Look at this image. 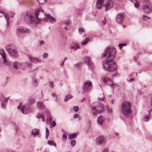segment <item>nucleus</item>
Wrapping results in <instances>:
<instances>
[{"mask_svg":"<svg viewBox=\"0 0 152 152\" xmlns=\"http://www.w3.org/2000/svg\"><path fill=\"white\" fill-rule=\"evenodd\" d=\"M103 65L104 69L109 72L115 71L117 67L116 63L113 60L104 61Z\"/></svg>","mask_w":152,"mask_h":152,"instance_id":"39448f33","label":"nucleus"},{"mask_svg":"<svg viewBox=\"0 0 152 152\" xmlns=\"http://www.w3.org/2000/svg\"><path fill=\"white\" fill-rule=\"evenodd\" d=\"M46 112L47 114V124H50L52 122V117L48 110H46Z\"/></svg>","mask_w":152,"mask_h":152,"instance_id":"aec40b11","label":"nucleus"},{"mask_svg":"<svg viewBox=\"0 0 152 152\" xmlns=\"http://www.w3.org/2000/svg\"><path fill=\"white\" fill-rule=\"evenodd\" d=\"M37 1L40 4H42L46 2V0H37Z\"/></svg>","mask_w":152,"mask_h":152,"instance_id":"ea45409f","label":"nucleus"},{"mask_svg":"<svg viewBox=\"0 0 152 152\" xmlns=\"http://www.w3.org/2000/svg\"><path fill=\"white\" fill-rule=\"evenodd\" d=\"M41 17L45 21H49L51 23H53L56 22V19L51 16L50 14H46L44 13V15L40 14Z\"/></svg>","mask_w":152,"mask_h":152,"instance_id":"9d476101","label":"nucleus"},{"mask_svg":"<svg viewBox=\"0 0 152 152\" xmlns=\"http://www.w3.org/2000/svg\"><path fill=\"white\" fill-rule=\"evenodd\" d=\"M17 33L18 34L21 33H29L30 32V30L23 26H19L17 29Z\"/></svg>","mask_w":152,"mask_h":152,"instance_id":"9b49d317","label":"nucleus"},{"mask_svg":"<svg viewBox=\"0 0 152 152\" xmlns=\"http://www.w3.org/2000/svg\"><path fill=\"white\" fill-rule=\"evenodd\" d=\"M142 7L145 13L147 14L151 13L152 5L149 0H143Z\"/></svg>","mask_w":152,"mask_h":152,"instance_id":"6e6552de","label":"nucleus"},{"mask_svg":"<svg viewBox=\"0 0 152 152\" xmlns=\"http://www.w3.org/2000/svg\"><path fill=\"white\" fill-rule=\"evenodd\" d=\"M130 103L124 101L122 103L121 111L125 117H128L132 112Z\"/></svg>","mask_w":152,"mask_h":152,"instance_id":"7ed1b4c3","label":"nucleus"},{"mask_svg":"<svg viewBox=\"0 0 152 152\" xmlns=\"http://www.w3.org/2000/svg\"><path fill=\"white\" fill-rule=\"evenodd\" d=\"M84 31V29L83 28L80 27L79 29V32L80 33H83Z\"/></svg>","mask_w":152,"mask_h":152,"instance_id":"49530a36","label":"nucleus"},{"mask_svg":"<svg viewBox=\"0 0 152 152\" xmlns=\"http://www.w3.org/2000/svg\"><path fill=\"white\" fill-rule=\"evenodd\" d=\"M37 107L39 110H43L45 108V107L44 103L41 102H38L37 103Z\"/></svg>","mask_w":152,"mask_h":152,"instance_id":"6ab92c4d","label":"nucleus"},{"mask_svg":"<svg viewBox=\"0 0 152 152\" xmlns=\"http://www.w3.org/2000/svg\"><path fill=\"white\" fill-rule=\"evenodd\" d=\"M33 81L34 83V86H37V83L36 80L35 79H33Z\"/></svg>","mask_w":152,"mask_h":152,"instance_id":"de8ad7c7","label":"nucleus"},{"mask_svg":"<svg viewBox=\"0 0 152 152\" xmlns=\"http://www.w3.org/2000/svg\"><path fill=\"white\" fill-rule=\"evenodd\" d=\"M74 118H79V115L78 114H75L74 115Z\"/></svg>","mask_w":152,"mask_h":152,"instance_id":"8fccbe9b","label":"nucleus"},{"mask_svg":"<svg viewBox=\"0 0 152 152\" xmlns=\"http://www.w3.org/2000/svg\"><path fill=\"white\" fill-rule=\"evenodd\" d=\"M61 25L64 28L65 30L66 31L69 30L71 27V23L67 20H66L61 22Z\"/></svg>","mask_w":152,"mask_h":152,"instance_id":"f8f14e48","label":"nucleus"},{"mask_svg":"<svg viewBox=\"0 0 152 152\" xmlns=\"http://www.w3.org/2000/svg\"><path fill=\"white\" fill-rule=\"evenodd\" d=\"M126 43H121L120 44L118 45V46L120 49H121L123 46H126Z\"/></svg>","mask_w":152,"mask_h":152,"instance_id":"58836bf2","label":"nucleus"},{"mask_svg":"<svg viewBox=\"0 0 152 152\" xmlns=\"http://www.w3.org/2000/svg\"><path fill=\"white\" fill-rule=\"evenodd\" d=\"M86 99L85 98H84L81 101H80L81 102H82L83 101L85 100Z\"/></svg>","mask_w":152,"mask_h":152,"instance_id":"0e129e2a","label":"nucleus"},{"mask_svg":"<svg viewBox=\"0 0 152 152\" xmlns=\"http://www.w3.org/2000/svg\"><path fill=\"white\" fill-rule=\"evenodd\" d=\"M30 110L31 107H30L24 105L22 107L21 110L22 113L24 114L28 113Z\"/></svg>","mask_w":152,"mask_h":152,"instance_id":"dca6fc26","label":"nucleus"},{"mask_svg":"<svg viewBox=\"0 0 152 152\" xmlns=\"http://www.w3.org/2000/svg\"><path fill=\"white\" fill-rule=\"evenodd\" d=\"M74 109L75 111L77 112L78 110V107L77 106H75L74 107Z\"/></svg>","mask_w":152,"mask_h":152,"instance_id":"3c124183","label":"nucleus"},{"mask_svg":"<svg viewBox=\"0 0 152 152\" xmlns=\"http://www.w3.org/2000/svg\"><path fill=\"white\" fill-rule=\"evenodd\" d=\"M104 121V118L102 116H99L98 117L97 120V122L98 124L101 125L103 122Z\"/></svg>","mask_w":152,"mask_h":152,"instance_id":"a878e982","label":"nucleus"},{"mask_svg":"<svg viewBox=\"0 0 152 152\" xmlns=\"http://www.w3.org/2000/svg\"><path fill=\"white\" fill-rule=\"evenodd\" d=\"M56 123L55 122V121H54L52 122V127H54L55 126H56Z\"/></svg>","mask_w":152,"mask_h":152,"instance_id":"6e6d98bb","label":"nucleus"},{"mask_svg":"<svg viewBox=\"0 0 152 152\" xmlns=\"http://www.w3.org/2000/svg\"><path fill=\"white\" fill-rule=\"evenodd\" d=\"M2 13L3 14L4 16V17L7 20V25H8L9 23V17L8 15L6 13L2 12Z\"/></svg>","mask_w":152,"mask_h":152,"instance_id":"cd10ccee","label":"nucleus"},{"mask_svg":"<svg viewBox=\"0 0 152 152\" xmlns=\"http://www.w3.org/2000/svg\"><path fill=\"white\" fill-rule=\"evenodd\" d=\"M67 139V136L66 134H65L64 133H63L62 137V140L63 141H66Z\"/></svg>","mask_w":152,"mask_h":152,"instance_id":"f704fd0d","label":"nucleus"},{"mask_svg":"<svg viewBox=\"0 0 152 152\" xmlns=\"http://www.w3.org/2000/svg\"><path fill=\"white\" fill-rule=\"evenodd\" d=\"M53 83L52 81L50 82L49 83V86L53 88Z\"/></svg>","mask_w":152,"mask_h":152,"instance_id":"5fc2aeb1","label":"nucleus"},{"mask_svg":"<svg viewBox=\"0 0 152 152\" xmlns=\"http://www.w3.org/2000/svg\"><path fill=\"white\" fill-rule=\"evenodd\" d=\"M102 80L103 82L105 84H108L110 82H112V80L110 78L107 77H104L102 78Z\"/></svg>","mask_w":152,"mask_h":152,"instance_id":"4be33fe9","label":"nucleus"},{"mask_svg":"<svg viewBox=\"0 0 152 152\" xmlns=\"http://www.w3.org/2000/svg\"><path fill=\"white\" fill-rule=\"evenodd\" d=\"M73 97L72 96L71 94H68L66 95L65 98L64 99V102H67L69 99H71Z\"/></svg>","mask_w":152,"mask_h":152,"instance_id":"c85d7f7f","label":"nucleus"},{"mask_svg":"<svg viewBox=\"0 0 152 152\" xmlns=\"http://www.w3.org/2000/svg\"><path fill=\"white\" fill-rule=\"evenodd\" d=\"M102 95H103V96L102 98H98V99L100 101H102L104 100V94H103Z\"/></svg>","mask_w":152,"mask_h":152,"instance_id":"864d4df0","label":"nucleus"},{"mask_svg":"<svg viewBox=\"0 0 152 152\" xmlns=\"http://www.w3.org/2000/svg\"><path fill=\"white\" fill-rule=\"evenodd\" d=\"M107 113L108 114L110 115H111L113 114V110L111 108H108L107 109Z\"/></svg>","mask_w":152,"mask_h":152,"instance_id":"72a5a7b5","label":"nucleus"},{"mask_svg":"<svg viewBox=\"0 0 152 152\" xmlns=\"http://www.w3.org/2000/svg\"><path fill=\"white\" fill-rule=\"evenodd\" d=\"M150 19V18L149 17H148L145 15H143L142 20H146L147 19Z\"/></svg>","mask_w":152,"mask_h":152,"instance_id":"a19ab883","label":"nucleus"},{"mask_svg":"<svg viewBox=\"0 0 152 152\" xmlns=\"http://www.w3.org/2000/svg\"><path fill=\"white\" fill-rule=\"evenodd\" d=\"M45 42L44 41H40L39 42V45H43L45 44Z\"/></svg>","mask_w":152,"mask_h":152,"instance_id":"13d9d810","label":"nucleus"},{"mask_svg":"<svg viewBox=\"0 0 152 152\" xmlns=\"http://www.w3.org/2000/svg\"><path fill=\"white\" fill-rule=\"evenodd\" d=\"M108 149H105L102 152H108Z\"/></svg>","mask_w":152,"mask_h":152,"instance_id":"052dcab7","label":"nucleus"},{"mask_svg":"<svg viewBox=\"0 0 152 152\" xmlns=\"http://www.w3.org/2000/svg\"><path fill=\"white\" fill-rule=\"evenodd\" d=\"M125 15L123 13H120L118 14L116 17V21L118 23H121L123 21Z\"/></svg>","mask_w":152,"mask_h":152,"instance_id":"4468645a","label":"nucleus"},{"mask_svg":"<svg viewBox=\"0 0 152 152\" xmlns=\"http://www.w3.org/2000/svg\"><path fill=\"white\" fill-rule=\"evenodd\" d=\"M97 142L99 145H102L106 142L105 138L104 136H100L97 138Z\"/></svg>","mask_w":152,"mask_h":152,"instance_id":"a211bd4d","label":"nucleus"},{"mask_svg":"<svg viewBox=\"0 0 152 152\" xmlns=\"http://www.w3.org/2000/svg\"><path fill=\"white\" fill-rule=\"evenodd\" d=\"M104 2V0H97L96 5L98 10L101 9L102 5L103 6L105 7V12L109 10L112 8L113 1L112 0H108L106 2V4L103 5Z\"/></svg>","mask_w":152,"mask_h":152,"instance_id":"20e7f679","label":"nucleus"},{"mask_svg":"<svg viewBox=\"0 0 152 152\" xmlns=\"http://www.w3.org/2000/svg\"><path fill=\"white\" fill-rule=\"evenodd\" d=\"M48 143L49 145H54L55 146H56V143H54L53 141L52 140H49L48 141Z\"/></svg>","mask_w":152,"mask_h":152,"instance_id":"2f4dec72","label":"nucleus"},{"mask_svg":"<svg viewBox=\"0 0 152 152\" xmlns=\"http://www.w3.org/2000/svg\"><path fill=\"white\" fill-rule=\"evenodd\" d=\"M92 84L91 81L88 80L85 81L82 86V92L85 93L90 91L92 88Z\"/></svg>","mask_w":152,"mask_h":152,"instance_id":"1a4fd4ad","label":"nucleus"},{"mask_svg":"<svg viewBox=\"0 0 152 152\" xmlns=\"http://www.w3.org/2000/svg\"><path fill=\"white\" fill-rule=\"evenodd\" d=\"M39 133V130L37 129H34L32 130L31 134L35 136L38 135Z\"/></svg>","mask_w":152,"mask_h":152,"instance_id":"393cba45","label":"nucleus"},{"mask_svg":"<svg viewBox=\"0 0 152 152\" xmlns=\"http://www.w3.org/2000/svg\"><path fill=\"white\" fill-rule=\"evenodd\" d=\"M64 62L63 61L61 64V65L62 66L64 64Z\"/></svg>","mask_w":152,"mask_h":152,"instance_id":"338daca9","label":"nucleus"},{"mask_svg":"<svg viewBox=\"0 0 152 152\" xmlns=\"http://www.w3.org/2000/svg\"><path fill=\"white\" fill-rule=\"evenodd\" d=\"M89 40L90 39L89 38H86L85 40H84L82 41V45H85L89 42Z\"/></svg>","mask_w":152,"mask_h":152,"instance_id":"c756f323","label":"nucleus"},{"mask_svg":"<svg viewBox=\"0 0 152 152\" xmlns=\"http://www.w3.org/2000/svg\"><path fill=\"white\" fill-rule=\"evenodd\" d=\"M111 102L112 104H114V100L113 99H112L111 100Z\"/></svg>","mask_w":152,"mask_h":152,"instance_id":"69168bd1","label":"nucleus"},{"mask_svg":"<svg viewBox=\"0 0 152 152\" xmlns=\"http://www.w3.org/2000/svg\"><path fill=\"white\" fill-rule=\"evenodd\" d=\"M13 66L14 68L18 69L20 68L21 64L19 62L16 61L15 62L13 63Z\"/></svg>","mask_w":152,"mask_h":152,"instance_id":"5701e85b","label":"nucleus"},{"mask_svg":"<svg viewBox=\"0 0 152 152\" xmlns=\"http://www.w3.org/2000/svg\"><path fill=\"white\" fill-rule=\"evenodd\" d=\"M149 112V114H150V111ZM150 118V115H145L143 117V120L146 122L148 121L149 119Z\"/></svg>","mask_w":152,"mask_h":152,"instance_id":"7c9ffc66","label":"nucleus"},{"mask_svg":"<svg viewBox=\"0 0 152 152\" xmlns=\"http://www.w3.org/2000/svg\"><path fill=\"white\" fill-rule=\"evenodd\" d=\"M27 56L31 61L34 63H40L42 62V60L37 57H34L31 55H28Z\"/></svg>","mask_w":152,"mask_h":152,"instance_id":"2eb2a0df","label":"nucleus"},{"mask_svg":"<svg viewBox=\"0 0 152 152\" xmlns=\"http://www.w3.org/2000/svg\"><path fill=\"white\" fill-rule=\"evenodd\" d=\"M84 63L88 66H92L93 63L91 60V58L88 56H85L83 58Z\"/></svg>","mask_w":152,"mask_h":152,"instance_id":"f3484780","label":"nucleus"},{"mask_svg":"<svg viewBox=\"0 0 152 152\" xmlns=\"http://www.w3.org/2000/svg\"><path fill=\"white\" fill-rule=\"evenodd\" d=\"M134 7L137 8L140 6V3L139 1L137 0H135V3H134Z\"/></svg>","mask_w":152,"mask_h":152,"instance_id":"473e14b6","label":"nucleus"},{"mask_svg":"<svg viewBox=\"0 0 152 152\" xmlns=\"http://www.w3.org/2000/svg\"><path fill=\"white\" fill-rule=\"evenodd\" d=\"M36 116L37 118H41L44 117V116L42 115V114H37Z\"/></svg>","mask_w":152,"mask_h":152,"instance_id":"c03bdc74","label":"nucleus"},{"mask_svg":"<svg viewBox=\"0 0 152 152\" xmlns=\"http://www.w3.org/2000/svg\"><path fill=\"white\" fill-rule=\"evenodd\" d=\"M36 102L34 99H29L28 102L30 104H32L35 103Z\"/></svg>","mask_w":152,"mask_h":152,"instance_id":"c9c22d12","label":"nucleus"},{"mask_svg":"<svg viewBox=\"0 0 152 152\" xmlns=\"http://www.w3.org/2000/svg\"><path fill=\"white\" fill-rule=\"evenodd\" d=\"M108 84L110 85L111 88H114V84L112 80V82H110V83H109V84Z\"/></svg>","mask_w":152,"mask_h":152,"instance_id":"37998d69","label":"nucleus"},{"mask_svg":"<svg viewBox=\"0 0 152 152\" xmlns=\"http://www.w3.org/2000/svg\"><path fill=\"white\" fill-rule=\"evenodd\" d=\"M3 96V99L1 98V105L2 107L4 108L6 107V104L7 103L8 99L7 98H4V96Z\"/></svg>","mask_w":152,"mask_h":152,"instance_id":"412c9836","label":"nucleus"},{"mask_svg":"<svg viewBox=\"0 0 152 152\" xmlns=\"http://www.w3.org/2000/svg\"><path fill=\"white\" fill-rule=\"evenodd\" d=\"M48 53H44L42 56V57L44 58H46L48 56Z\"/></svg>","mask_w":152,"mask_h":152,"instance_id":"09e8293b","label":"nucleus"},{"mask_svg":"<svg viewBox=\"0 0 152 152\" xmlns=\"http://www.w3.org/2000/svg\"><path fill=\"white\" fill-rule=\"evenodd\" d=\"M116 51L115 48L110 46H108L107 48L103 53L102 55V57H105L106 60L104 61H111L113 60L115 56Z\"/></svg>","mask_w":152,"mask_h":152,"instance_id":"f03ea898","label":"nucleus"},{"mask_svg":"<svg viewBox=\"0 0 152 152\" xmlns=\"http://www.w3.org/2000/svg\"><path fill=\"white\" fill-rule=\"evenodd\" d=\"M117 73H116L113 74L112 75V77H115L117 75Z\"/></svg>","mask_w":152,"mask_h":152,"instance_id":"680f3d73","label":"nucleus"},{"mask_svg":"<svg viewBox=\"0 0 152 152\" xmlns=\"http://www.w3.org/2000/svg\"><path fill=\"white\" fill-rule=\"evenodd\" d=\"M0 55L1 56L4 64L8 66H10L11 65V63L7 61L6 58L5 53L3 49H0Z\"/></svg>","mask_w":152,"mask_h":152,"instance_id":"ddd939ff","label":"nucleus"},{"mask_svg":"<svg viewBox=\"0 0 152 152\" xmlns=\"http://www.w3.org/2000/svg\"><path fill=\"white\" fill-rule=\"evenodd\" d=\"M26 64L28 66H31L32 65V63H31V62L28 61L26 62Z\"/></svg>","mask_w":152,"mask_h":152,"instance_id":"a18cd8bd","label":"nucleus"},{"mask_svg":"<svg viewBox=\"0 0 152 152\" xmlns=\"http://www.w3.org/2000/svg\"><path fill=\"white\" fill-rule=\"evenodd\" d=\"M106 21V20H105V18H104V20H103L102 21V23H103L104 24V25H105V22Z\"/></svg>","mask_w":152,"mask_h":152,"instance_id":"bf43d9fd","label":"nucleus"},{"mask_svg":"<svg viewBox=\"0 0 152 152\" xmlns=\"http://www.w3.org/2000/svg\"><path fill=\"white\" fill-rule=\"evenodd\" d=\"M81 65V63L80 62H78L75 64L74 66L75 68H79Z\"/></svg>","mask_w":152,"mask_h":152,"instance_id":"e433bc0d","label":"nucleus"},{"mask_svg":"<svg viewBox=\"0 0 152 152\" xmlns=\"http://www.w3.org/2000/svg\"><path fill=\"white\" fill-rule=\"evenodd\" d=\"M104 109V105L101 103H99L96 105L91 107V112L94 115L96 116L98 114H100Z\"/></svg>","mask_w":152,"mask_h":152,"instance_id":"423d86ee","label":"nucleus"},{"mask_svg":"<svg viewBox=\"0 0 152 152\" xmlns=\"http://www.w3.org/2000/svg\"><path fill=\"white\" fill-rule=\"evenodd\" d=\"M76 142L75 140H72L71 141L70 145L72 147H74L75 145Z\"/></svg>","mask_w":152,"mask_h":152,"instance_id":"4c0bfd02","label":"nucleus"},{"mask_svg":"<svg viewBox=\"0 0 152 152\" xmlns=\"http://www.w3.org/2000/svg\"><path fill=\"white\" fill-rule=\"evenodd\" d=\"M40 14L44 15V11L41 8L37 9L35 11L34 16L29 12H27L24 16V20L26 21L31 23L37 24L40 22V20L42 18L41 17Z\"/></svg>","mask_w":152,"mask_h":152,"instance_id":"f257e3e1","label":"nucleus"},{"mask_svg":"<svg viewBox=\"0 0 152 152\" xmlns=\"http://www.w3.org/2000/svg\"><path fill=\"white\" fill-rule=\"evenodd\" d=\"M8 82V81H7V80H6L5 82H4V83H3V84H2V86L3 87H4L5 86H6V85H7Z\"/></svg>","mask_w":152,"mask_h":152,"instance_id":"603ef678","label":"nucleus"},{"mask_svg":"<svg viewBox=\"0 0 152 152\" xmlns=\"http://www.w3.org/2000/svg\"><path fill=\"white\" fill-rule=\"evenodd\" d=\"M52 95L53 97H56V96H57L55 94L53 93L52 94Z\"/></svg>","mask_w":152,"mask_h":152,"instance_id":"e2e57ef3","label":"nucleus"},{"mask_svg":"<svg viewBox=\"0 0 152 152\" xmlns=\"http://www.w3.org/2000/svg\"><path fill=\"white\" fill-rule=\"evenodd\" d=\"M127 80L128 82H131L132 81H134V79L132 78V79H131L129 80H128V79H127Z\"/></svg>","mask_w":152,"mask_h":152,"instance_id":"4d7b16f0","label":"nucleus"},{"mask_svg":"<svg viewBox=\"0 0 152 152\" xmlns=\"http://www.w3.org/2000/svg\"><path fill=\"white\" fill-rule=\"evenodd\" d=\"M77 136V134L74 133L70 134L69 135L68 138L70 139H75Z\"/></svg>","mask_w":152,"mask_h":152,"instance_id":"bb28decb","label":"nucleus"},{"mask_svg":"<svg viewBox=\"0 0 152 152\" xmlns=\"http://www.w3.org/2000/svg\"><path fill=\"white\" fill-rule=\"evenodd\" d=\"M6 51L11 56L17 57L18 55L17 48L14 45H7L6 48Z\"/></svg>","mask_w":152,"mask_h":152,"instance_id":"0eeeda50","label":"nucleus"},{"mask_svg":"<svg viewBox=\"0 0 152 152\" xmlns=\"http://www.w3.org/2000/svg\"><path fill=\"white\" fill-rule=\"evenodd\" d=\"M151 106H152V97L151 98Z\"/></svg>","mask_w":152,"mask_h":152,"instance_id":"774afa93","label":"nucleus"},{"mask_svg":"<svg viewBox=\"0 0 152 152\" xmlns=\"http://www.w3.org/2000/svg\"><path fill=\"white\" fill-rule=\"evenodd\" d=\"M46 137L47 139V137L49 135V131L48 129L47 128H46Z\"/></svg>","mask_w":152,"mask_h":152,"instance_id":"79ce46f5","label":"nucleus"},{"mask_svg":"<svg viewBox=\"0 0 152 152\" xmlns=\"http://www.w3.org/2000/svg\"><path fill=\"white\" fill-rule=\"evenodd\" d=\"M71 48L75 50H77V49L79 48L80 47L79 45L76 43H72L71 45Z\"/></svg>","mask_w":152,"mask_h":152,"instance_id":"b1692460","label":"nucleus"}]
</instances>
